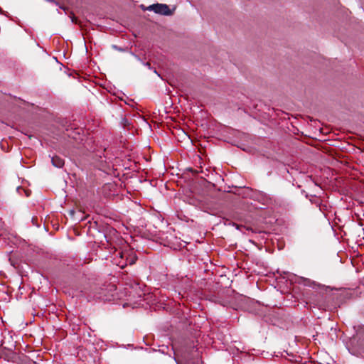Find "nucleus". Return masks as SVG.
Masks as SVG:
<instances>
[{
	"label": "nucleus",
	"instance_id": "f257e3e1",
	"mask_svg": "<svg viewBox=\"0 0 364 364\" xmlns=\"http://www.w3.org/2000/svg\"><path fill=\"white\" fill-rule=\"evenodd\" d=\"M350 344L355 348L353 353L360 354L364 352V328L352 338Z\"/></svg>",
	"mask_w": 364,
	"mask_h": 364
},
{
	"label": "nucleus",
	"instance_id": "f03ea898",
	"mask_svg": "<svg viewBox=\"0 0 364 364\" xmlns=\"http://www.w3.org/2000/svg\"><path fill=\"white\" fill-rule=\"evenodd\" d=\"M147 10L164 16H171L173 14V11L169 9L168 6L163 4L150 5L147 7Z\"/></svg>",
	"mask_w": 364,
	"mask_h": 364
},
{
	"label": "nucleus",
	"instance_id": "7ed1b4c3",
	"mask_svg": "<svg viewBox=\"0 0 364 364\" xmlns=\"http://www.w3.org/2000/svg\"><path fill=\"white\" fill-rule=\"evenodd\" d=\"M52 164L56 168H62L64 165V160L59 156H55L51 158Z\"/></svg>",
	"mask_w": 364,
	"mask_h": 364
},
{
	"label": "nucleus",
	"instance_id": "20e7f679",
	"mask_svg": "<svg viewBox=\"0 0 364 364\" xmlns=\"http://www.w3.org/2000/svg\"><path fill=\"white\" fill-rule=\"evenodd\" d=\"M192 355H191V357H197V358H198L199 356V353L198 352V349H196L195 350V352H192L191 353ZM191 359L192 358H189L188 355H184L183 356V360L185 361V363L186 364H191V363H193L194 362L193 361H191Z\"/></svg>",
	"mask_w": 364,
	"mask_h": 364
},
{
	"label": "nucleus",
	"instance_id": "39448f33",
	"mask_svg": "<svg viewBox=\"0 0 364 364\" xmlns=\"http://www.w3.org/2000/svg\"><path fill=\"white\" fill-rule=\"evenodd\" d=\"M102 291H104L103 289H101ZM94 299L107 301L110 300V298L107 296L104 292H98L97 294L93 296Z\"/></svg>",
	"mask_w": 364,
	"mask_h": 364
},
{
	"label": "nucleus",
	"instance_id": "423d86ee",
	"mask_svg": "<svg viewBox=\"0 0 364 364\" xmlns=\"http://www.w3.org/2000/svg\"><path fill=\"white\" fill-rule=\"evenodd\" d=\"M138 61H139L140 63H143L141 59L136 55H135L134 53H131Z\"/></svg>",
	"mask_w": 364,
	"mask_h": 364
},
{
	"label": "nucleus",
	"instance_id": "0eeeda50",
	"mask_svg": "<svg viewBox=\"0 0 364 364\" xmlns=\"http://www.w3.org/2000/svg\"><path fill=\"white\" fill-rule=\"evenodd\" d=\"M142 64L146 66V68H148L149 70H151L152 68L151 66V64L149 63H142Z\"/></svg>",
	"mask_w": 364,
	"mask_h": 364
},
{
	"label": "nucleus",
	"instance_id": "6e6552de",
	"mask_svg": "<svg viewBox=\"0 0 364 364\" xmlns=\"http://www.w3.org/2000/svg\"><path fill=\"white\" fill-rule=\"evenodd\" d=\"M134 259H131V260H130L129 263H130V264H132V263H134Z\"/></svg>",
	"mask_w": 364,
	"mask_h": 364
},
{
	"label": "nucleus",
	"instance_id": "1a4fd4ad",
	"mask_svg": "<svg viewBox=\"0 0 364 364\" xmlns=\"http://www.w3.org/2000/svg\"><path fill=\"white\" fill-rule=\"evenodd\" d=\"M154 73L157 74L159 76H160V75L157 73V71L156 70H154Z\"/></svg>",
	"mask_w": 364,
	"mask_h": 364
},
{
	"label": "nucleus",
	"instance_id": "9d476101",
	"mask_svg": "<svg viewBox=\"0 0 364 364\" xmlns=\"http://www.w3.org/2000/svg\"><path fill=\"white\" fill-rule=\"evenodd\" d=\"M60 9H63V10H65V7H63V6H61V7H60Z\"/></svg>",
	"mask_w": 364,
	"mask_h": 364
},
{
	"label": "nucleus",
	"instance_id": "9b49d317",
	"mask_svg": "<svg viewBox=\"0 0 364 364\" xmlns=\"http://www.w3.org/2000/svg\"><path fill=\"white\" fill-rule=\"evenodd\" d=\"M3 12L2 9L0 8V14Z\"/></svg>",
	"mask_w": 364,
	"mask_h": 364
},
{
	"label": "nucleus",
	"instance_id": "f8f14e48",
	"mask_svg": "<svg viewBox=\"0 0 364 364\" xmlns=\"http://www.w3.org/2000/svg\"><path fill=\"white\" fill-rule=\"evenodd\" d=\"M72 21L75 22L74 18H72Z\"/></svg>",
	"mask_w": 364,
	"mask_h": 364
}]
</instances>
